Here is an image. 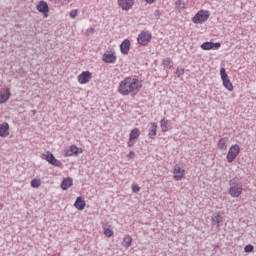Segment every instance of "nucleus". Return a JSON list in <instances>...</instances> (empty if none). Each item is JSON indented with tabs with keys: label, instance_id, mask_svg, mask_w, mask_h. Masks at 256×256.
Returning <instances> with one entry per match:
<instances>
[{
	"label": "nucleus",
	"instance_id": "f257e3e1",
	"mask_svg": "<svg viewBox=\"0 0 256 256\" xmlns=\"http://www.w3.org/2000/svg\"><path fill=\"white\" fill-rule=\"evenodd\" d=\"M141 89H143V80L137 76H128L119 82L117 91L123 97H127L138 95Z\"/></svg>",
	"mask_w": 256,
	"mask_h": 256
},
{
	"label": "nucleus",
	"instance_id": "f03ea898",
	"mask_svg": "<svg viewBox=\"0 0 256 256\" xmlns=\"http://www.w3.org/2000/svg\"><path fill=\"white\" fill-rule=\"evenodd\" d=\"M243 184L242 183H237L235 179H232L230 181V187L228 189V194L230 197L233 199H237L238 197H241L243 195Z\"/></svg>",
	"mask_w": 256,
	"mask_h": 256
},
{
	"label": "nucleus",
	"instance_id": "7ed1b4c3",
	"mask_svg": "<svg viewBox=\"0 0 256 256\" xmlns=\"http://www.w3.org/2000/svg\"><path fill=\"white\" fill-rule=\"evenodd\" d=\"M211 17L209 10H199L192 18V23L195 25H203Z\"/></svg>",
	"mask_w": 256,
	"mask_h": 256
},
{
	"label": "nucleus",
	"instance_id": "20e7f679",
	"mask_svg": "<svg viewBox=\"0 0 256 256\" xmlns=\"http://www.w3.org/2000/svg\"><path fill=\"white\" fill-rule=\"evenodd\" d=\"M220 77L223 87L227 89V91H233V82H231V79L229 78V75L227 74V70H225V68L220 69Z\"/></svg>",
	"mask_w": 256,
	"mask_h": 256
},
{
	"label": "nucleus",
	"instance_id": "39448f33",
	"mask_svg": "<svg viewBox=\"0 0 256 256\" xmlns=\"http://www.w3.org/2000/svg\"><path fill=\"white\" fill-rule=\"evenodd\" d=\"M241 153V146L239 144H233L226 155V159L228 163H233L235 159H237V156Z\"/></svg>",
	"mask_w": 256,
	"mask_h": 256
},
{
	"label": "nucleus",
	"instance_id": "423d86ee",
	"mask_svg": "<svg viewBox=\"0 0 256 256\" xmlns=\"http://www.w3.org/2000/svg\"><path fill=\"white\" fill-rule=\"evenodd\" d=\"M153 39V35L149 31H142L138 35L137 41L139 45H142V47H145L151 43V40Z\"/></svg>",
	"mask_w": 256,
	"mask_h": 256
},
{
	"label": "nucleus",
	"instance_id": "0eeeda50",
	"mask_svg": "<svg viewBox=\"0 0 256 256\" xmlns=\"http://www.w3.org/2000/svg\"><path fill=\"white\" fill-rule=\"evenodd\" d=\"M139 137H141V130L139 128H134L129 133V139L127 142L128 147H133L135 143L139 140Z\"/></svg>",
	"mask_w": 256,
	"mask_h": 256
},
{
	"label": "nucleus",
	"instance_id": "6e6552de",
	"mask_svg": "<svg viewBox=\"0 0 256 256\" xmlns=\"http://www.w3.org/2000/svg\"><path fill=\"white\" fill-rule=\"evenodd\" d=\"M93 79V74L90 71H83L77 77V81L80 85H87Z\"/></svg>",
	"mask_w": 256,
	"mask_h": 256
},
{
	"label": "nucleus",
	"instance_id": "1a4fd4ad",
	"mask_svg": "<svg viewBox=\"0 0 256 256\" xmlns=\"http://www.w3.org/2000/svg\"><path fill=\"white\" fill-rule=\"evenodd\" d=\"M173 179L174 181H182V179H185V168L176 164L173 169Z\"/></svg>",
	"mask_w": 256,
	"mask_h": 256
},
{
	"label": "nucleus",
	"instance_id": "9d476101",
	"mask_svg": "<svg viewBox=\"0 0 256 256\" xmlns=\"http://www.w3.org/2000/svg\"><path fill=\"white\" fill-rule=\"evenodd\" d=\"M201 49L203 51H217L218 49H221V43L220 42H204L201 44Z\"/></svg>",
	"mask_w": 256,
	"mask_h": 256
},
{
	"label": "nucleus",
	"instance_id": "9b49d317",
	"mask_svg": "<svg viewBox=\"0 0 256 256\" xmlns=\"http://www.w3.org/2000/svg\"><path fill=\"white\" fill-rule=\"evenodd\" d=\"M64 157H73V155H80L83 153L82 148L77 147L76 145H71L68 150H64Z\"/></svg>",
	"mask_w": 256,
	"mask_h": 256
},
{
	"label": "nucleus",
	"instance_id": "f8f14e48",
	"mask_svg": "<svg viewBox=\"0 0 256 256\" xmlns=\"http://www.w3.org/2000/svg\"><path fill=\"white\" fill-rule=\"evenodd\" d=\"M118 5L122 11H131L135 5V0H118Z\"/></svg>",
	"mask_w": 256,
	"mask_h": 256
},
{
	"label": "nucleus",
	"instance_id": "ddd939ff",
	"mask_svg": "<svg viewBox=\"0 0 256 256\" xmlns=\"http://www.w3.org/2000/svg\"><path fill=\"white\" fill-rule=\"evenodd\" d=\"M36 9L37 11H39V13H42L44 17H49V5L47 4V2L43 0L38 2Z\"/></svg>",
	"mask_w": 256,
	"mask_h": 256
},
{
	"label": "nucleus",
	"instance_id": "4468645a",
	"mask_svg": "<svg viewBox=\"0 0 256 256\" xmlns=\"http://www.w3.org/2000/svg\"><path fill=\"white\" fill-rule=\"evenodd\" d=\"M102 61H104V63H116L117 55L115 54V51L104 53L102 56Z\"/></svg>",
	"mask_w": 256,
	"mask_h": 256
},
{
	"label": "nucleus",
	"instance_id": "2eb2a0df",
	"mask_svg": "<svg viewBox=\"0 0 256 256\" xmlns=\"http://www.w3.org/2000/svg\"><path fill=\"white\" fill-rule=\"evenodd\" d=\"M8 99H11V89L3 88L0 90V105L7 103Z\"/></svg>",
	"mask_w": 256,
	"mask_h": 256
},
{
	"label": "nucleus",
	"instance_id": "dca6fc26",
	"mask_svg": "<svg viewBox=\"0 0 256 256\" xmlns=\"http://www.w3.org/2000/svg\"><path fill=\"white\" fill-rule=\"evenodd\" d=\"M120 51L122 55H129V51H131V41H129V39H125L120 44Z\"/></svg>",
	"mask_w": 256,
	"mask_h": 256
},
{
	"label": "nucleus",
	"instance_id": "f3484780",
	"mask_svg": "<svg viewBox=\"0 0 256 256\" xmlns=\"http://www.w3.org/2000/svg\"><path fill=\"white\" fill-rule=\"evenodd\" d=\"M102 229L104 231L105 237H113L115 235V232H113V226L109 224V222L103 223L102 224Z\"/></svg>",
	"mask_w": 256,
	"mask_h": 256
},
{
	"label": "nucleus",
	"instance_id": "a211bd4d",
	"mask_svg": "<svg viewBox=\"0 0 256 256\" xmlns=\"http://www.w3.org/2000/svg\"><path fill=\"white\" fill-rule=\"evenodd\" d=\"M10 135V131H9V123L7 122H3L1 125H0V137H9Z\"/></svg>",
	"mask_w": 256,
	"mask_h": 256
},
{
	"label": "nucleus",
	"instance_id": "6ab92c4d",
	"mask_svg": "<svg viewBox=\"0 0 256 256\" xmlns=\"http://www.w3.org/2000/svg\"><path fill=\"white\" fill-rule=\"evenodd\" d=\"M228 143H229V138L227 137L221 138L218 141L217 147L220 151H227Z\"/></svg>",
	"mask_w": 256,
	"mask_h": 256
},
{
	"label": "nucleus",
	"instance_id": "aec40b11",
	"mask_svg": "<svg viewBox=\"0 0 256 256\" xmlns=\"http://www.w3.org/2000/svg\"><path fill=\"white\" fill-rule=\"evenodd\" d=\"M148 137L150 139H155V137H157V123L155 122L150 123Z\"/></svg>",
	"mask_w": 256,
	"mask_h": 256
},
{
	"label": "nucleus",
	"instance_id": "412c9836",
	"mask_svg": "<svg viewBox=\"0 0 256 256\" xmlns=\"http://www.w3.org/2000/svg\"><path fill=\"white\" fill-rule=\"evenodd\" d=\"M86 203L83 197H78L74 203V207L78 209V211H83L85 209Z\"/></svg>",
	"mask_w": 256,
	"mask_h": 256
},
{
	"label": "nucleus",
	"instance_id": "4be33fe9",
	"mask_svg": "<svg viewBox=\"0 0 256 256\" xmlns=\"http://www.w3.org/2000/svg\"><path fill=\"white\" fill-rule=\"evenodd\" d=\"M211 221L213 225H216V227H221V223H223V216H220L219 213H215L211 217Z\"/></svg>",
	"mask_w": 256,
	"mask_h": 256
},
{
	"label": "nucleus",
	"instance_id": "5701e85b",
	"mask_svg": "<svg viewBox=\"0 0 256 256\" xmlns=\"http://www.w3.org/2000/svg\"><path fill=\"white\" fill-rule=\"evenodd\" d=\"M72 186H73V179L68 177L62 181L61 189H63V191H67V189Z\"/></svg>",
	"mask_w": 256,
	"mask_h": 256
},
{
	"label": "nucleus",
	"instance_id": "b1692460",
	"mask_svg": "<svg viewBox=\"0 0 256 256\" xmlns=\"http://www.w3.org/2000/svg\"><path fill=\"white\" fill-rule=\"evenodd\" d=\"M132 243H133V238L130 235H126L123 238L122 247H124V249H129V247H131Z\"/></svg>",
	"mask_w": 256,
	"mask_h": 256
},
{
	"label": "nucleus",
	"instance_id": "393cba45",
	"mask_svg": "<svg viewBox=\"0 0 256 256\" xmlns=\"http://www.w3.org/2000/svg\"><path fill=\"white\" fill-rule=\"evenodd\" d=\"M160 127H161V131H163V133H167V131H169V120L167 118H163L160 120Z\"/></svg>",
	"mask_w": 256,
	"mask_h": 256
},
{
	"label": "nucleus",
	"instance_id": "a878e982",
	"mask_svg": "<svg viewBox=\"0 0 256 256\" xmlns=\"http://www.w3.org/2000/svg\"><path fill=\"white\" fill-rule=\"evenodd\" d=\"M31 187H33V189H39V187H41V179H33L31 181Z\"/></svg>",
	"mask_w": 256,
	"mask_h": 256
},
{
	"label": "nucleus",
	"instance_id": "bb28decb",
	"mask_svg": "<svg viewBox=\"0 0 256 256\" xmlns=\"http://www.w3.org/2000/svg\"><path fill=\"white\" fill-rule=\"evenodd\" d=\"M162 65L168 67V69H171V67H173V61L171 60V58H166L163 60Z\"/></svg>",
	"mask_w": 256,
	"mask_h": 256
},
{
	"label": "nucleus",
	"instance_id": "cd10ccee",
	"mask_svg": "<svg viewBox=\"0 0 256 256\" xmlns=\"http://www.w3.org/2000/svg\"><path fill=\"white\" fill-rule=\"evenodd\" d=\"M50 165H53L54 167H63V163H61V160H58L55 157L51 160Z\"/></svg>",
	"mask_w": 256,
	"mask_h": 256
},
{
	"label": "nucleus",
	"instance_id": "c85d7f7f",
	"mask_svg": "<svg viewBox=\"0 0 256 256\" xmlns=\"http://www.w3.org/2000/svg\"><path fill=\"white\" fill-rule=\"evenodd\" d=\"M44 157H45V159H46V161H47L48 163H50L51 160H53V159L55 158V156H54L53 153H51V152H46V153L44 154Z\"/></svg>",
	"mask_w": 256,
	"mask_h": 256
},
{
	"label": "nucleus",
	"instance_id": "c756f323",
	"mask_svg": "<svg viewBox=\"0 0 256 256\" xmlns=\"http://www.w3.org/2000/svg\"><path fill=\"white\" fill-rule=\"evenodd\" d=\"M255 249V247L251 244H248L244 247V251L245 253H253V250Z\"/></svg>",
	"mask_w": 256,
	"mask_h": 256
},
{
	"label": "nucleus",
	"instance_id": "7c9ffc66",
	"mask_svg": "<svg viewBox=\"0 0 256 256\" xmlns=\"http://www.w3.org/2000/svg\"><path fill=\"white\" fill-rule=\"evenodd\" d=\"M176 7L178 9H185V2H183L182 0H177L176 1Z\"/></svg>",
	"mask_w": 256,
	"mask_h": 256
},
{
	"label": "nucleus",
	"instance_id": "2f4dec72",
	"mask_svg": "<svg viewBox=\"0 0 256 256\" xmlns=\"http://www.w3.org/2000/svg\"><path fill=\"white\" fill-rule=\"evenodd\" d=\"M132 191L133 193H139V191H141V187H139L137 184H134L132 185Z\"/></svg>",
	"mask_w": 256,
	"mask_h": 256
},
{
	"label": "nucleus",
	"instance_id": "473e14b6",
	"mask_svg": "<svg viewBox=\"0 0 256 256\" xmlns=\"http://www.w3.org/2000/svg\"><path fill=\"white\" fill-rule=\"evenodd\" d=\"M77 15H79V10H72L70 12L71 19H75V17H77Z\"/></svg>",
	"mask_w": 256,
	"mask_h": 256
},
{
	"label": "nucleus",
	"instance_id": "72a5a7b5",
	"mask_svg": "<svg viewBox=\"0 0 256 256\" xmlns=\"http://www.w3.org/2000/svg\"><path fill=\"white\" fill-rule=\"evenodd\" d=\"M128 159H135V152L130 151L127 155Z\"/></svg>",
	"mask_w": 256,
	"mask_h": 256
},
{
	"label": "nucleus",
	"instance_id": "f704fd0d",
	"mask_svg": "<svg viewBox=\"0 0 256 256\" xmlns=\"http://www.w3.org/2000/svg\"><path fill=\"white\" fill-rule=\"evenodd\" d=\"M87 33H88V35H89V34H93V33H95V29L89 28V29L87 30Z\"/></svg>",
	"mask_w": 256,
	"mask_h": 256
},
{
	"label": "nucleus",
	"instance_id": "c9c22d12",
	"mask_svg": "<svg viewBox=\"0 0 256 256\" xmlns=\"http://www.w3.org/2000/svg\"><path fill=\"white\" fill-rule=\"evenodd\" d=\"M154 15H155V17H159V16L161 15V12H159V10H156V11L154 12Z\"/></svg>",
	"mask_w": 256,
	"mask_h": 256
},
{
	"label": "nucleus",
	"instance_id": "e433bc0d",
	"mask_svg": "<svg viewBox=\"0 0 256 256\" xmlns=\"http://www.w3.org/2000/svg\"><path fill=\"white\" fill-rule=\"evenodd\" d=\"M146 2H148L149 4H151V3H155V0H146Z\"/></svg>",
	"mask_w": 256,
	"mask_h": 256
},
{
	"label": "nucleus",
	"instance_id": "4c0bfd02",
	"mask_svg": "<svg viewBox=\"0 0 256 256\" xmlns=\"http://www.w3.org/2000/svg\"><path fill=\"white\" fill-rule=\"evenodd\" d=\"M54 256H61V254H55Z\"/></svg>",
	"mask_w": 256,
	"mask_h": 256
},
{
	"label": "nucleus",
	"instance_id": "58836bf2",
	"mask_svg": "<svg viewBox=\"0 0 256 256\" xmlns=\"http://www.w3.org/2000/svg\"><path fill=\"white\" fill-rule=\"evenodd\" d=\"M181 71H182V73H184V71H185V70H184V69H182Z\"/></svg>",
	"mask_w": 256,
	"mask_h": 256
}]
</instances>
